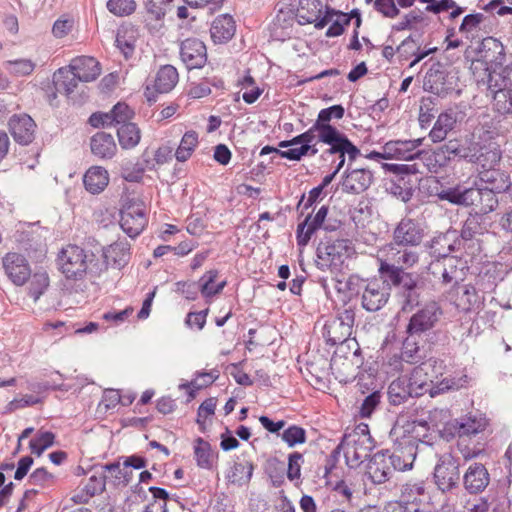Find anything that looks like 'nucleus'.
Here are the masks:
<instances>
[{
	"label": "nucleus",
	"instance_id": "nucleus-1",
	"mask_svg": "<svg viewBox=\"0 0 512 512\" xmlns=\"http://www.w3.org/2000/svg\"><path fill=\"white\" fill-rule=\"evenodd\" d=\"M331 114L326 108L319 111L314 123L305 132L291 140L279 142L280 148L291 147L282 153V158L300 161L303 157H314L320 149L327 146L325 153H348V160L355 161L361 155L360 149L337 127L330 124Z\"/></svg>",
	"mask_w": 512,
	"mask_h": 512
},
{
	"label": "nucleus",
	"instance_id": "nucleus-2",
	"mask_svg": "<svg viewBox=\"0 0 512 512\" xmlns=\"http://www.w3.org/2000/svg\"><path fill=\"white\" fill-rule=\"evenodd\" d=\"M56 265L60 273L68 280H82L87 275L99 277L105 272L97 256L77 244H66L56 257Z\"/></svg>",
	"mask_w": 512,
	"mask_h": 512
},
{
	"label": "nucleus",
	"instance_id": "nucleus-3",
	"mask_svg": "<svg viewBox=\"0 0 512 512\" xmlns=\"http://www.w3.org/2000/svg\"><path fill=\"white\" fill-rule=\"evenodd\" d=\"M440 200L463 206H474L479 212L487 213L493 210L497 203L490 190L480 188H463L461 185L442 189L438 193Z\"/></svg>",
	"mask_w": 512,
	"mask_h": 512
},
{
	"label": "nucleus",
	"instance_id": "nucleus-4",
	"mask_svg": "<svg viewBox=\"0 0 512 512\" xmlns=\"http://www.w3.org/2000/svg\"><path fill=\"white\" fill-rule=\"evenodd\" d=\"M375 447L373 438L368 431L354 432L345 435L339 448L343 451V455L347 465L351 468H357L371 454Z\"/></svg>",
	"mask_w": 512,
	"mask_h": 512
},
{
	"label": "nucleus",
	"instance_id": "nucleus-5",
	"mask_svg": "<svg viewBox=\"0 0 512 512\" xmlns=\"http://www.w3.org/2000/svg\"><path fill=\"white\" fill-rule=\"evenodd\" d=\"M348 252L347 240L325 239L318 244L316 265L323 271L337 269L343 264Z\"/></svg>",
	"mask_w": 512,
	"mask_h": 512
},
{
	"label": "nucleus",
	"instance_id": "nucleus-6",
	"mask_svg": "<svg viewBox=\"0 0 512 512\" xmlns=\"http://www.w3.org/2000/svg\"><path fill=\"white\" fill-rule=\"evenodd\" d=\"M355 313L345 309L336 317L327 320L322 329V336L328 345L342 344L352 334Z\"/></svg>",
	"mask_w": 512,
	"mask_h": 512
},
{
	"label": "nucleus",
	"instance_id": "nucleus-7",
	"mask_svg": "<svg viewBox=\"0 0 512 512\" xmlns=\"http://www.w3.org/2000/svg\"><path fill=\"white\" fill-rule=\"evenodd\" d=\"M471 71L477 82L487 84V89L491 94L493 102L498 94L504 93L506 88L510 87L511 81L507 73H495L490 71L488 63L485 60L476 59L471 63Z\"/></svg>",
	"mask_w": 512,
	"mask_h": 512
},
{
	"label": "nucleus",
	"instance_id": "nucleus-8",
	"mask_svg": "<svg viewBox=\"0 0 512 512\" xmlns=\"http://www.w3.org/2000/svg\"><path fill=\"white\" fill-rule=\"evenodd\" d=\"M148 223L146 206L140 200H129L120 212V226L131 238L137 237Z\"/></svg>",
	"mask_w": 512,
	"mask_h": 512
},
{
	"label": "nucleus",
	"instance_id": "nucleus-9",
	"mask_svg": "<svg viewBox=\"0 0 512 512\" xmlns=\"http://www.w3.org/2000/svg\"><path fill=\"white\" fill-rule=\"evenodd\" d=\"M296 15L300 24H314L322 29L332 20L333 10L324 7L321 0H299Z\"/></svg>",
	"mask_w": 512,
	"mask_h": 512
},
{
	"label": "nucleus",
	"instance_id": "nucleus-10",
	"mask_svg": "<svg viewBox=\"0 0 512 512\" xmlns=\"http://www.w3.org/2000/svg\"><path fill=\"white\" fill-rule=\"evenodd\" d=\"M434 481L443 493L458 487L460 470L458 461L450 454L443 455L434 468Z\"/></svg>",
	"mask_w": 512,
	"mask_h": 512
},
{
	"label": "nucleus",
	"instance_id": "nucleus-11",
	"mask_svg": "<svg viewBox=\"0 0 512 512\" xmlns=\"http://www.w3.org/2000/svg\"><path fill=\"white\" fill-rule=\"evenodd\" d=\"M442 314L437 302H429L411 316L406 332L409 335H420L434 328Z\"/></svg>",
	"mask_w": 512,
	"mask_h": 512
},
{
	"label": "nucleus",
	"instance_id": "nucleus-12",
	"mask_svg": "<svg viewBox=\"0 0 512 512\" xmlns=\"http://www.w3.org/2000/svg\"><path fill=\"white\" fill-rule=\"evenodd\" d=\"M425 236L422 224L411 218H403L393 232L391 244L403 247H415L421 244Z\"/></svg>",
	"mask_w": 512,
	"mask_h": 512
},
{
	"label": "nucleus",
	"instance_id": "nucleus-13",
	"mask_svg": "<svg viewBox=\"0 0 512 512\" xmlns=\"http://www.w3.org/2000/svg\"><path fill=\"white\" fill-rule=\"evenodd\" d=\"M179 81L177 69L172 65H163L157 71L152 86L147 85L144 95L149 102H155L158 94L171 92Z\"/></svg>",
	"mask_w": 512,
	"mask_h": 512
},
{
	"label": "nucleus",
	"instance_id": "nucleus-14",
	"mask_svg": "<svg viewBox=\"0 0 512 512\" xmlns=\"http://www.w3.org/2000/svg\"><path fill=\"white\" fill-rule=\"evenodd\" d=\"M5 275L16 286H23L31 276L27 259L20 253L9 252L2 258Z\"/></svg>",
	"mask_w": 512,
	"mask_h": 512
},
{
	"label": "nucleus",
	"instance_id": "nucleus-15",
	"mask_svg": "<svg viewBox=\"0 0 512 512\" xmlns=\"http://www.w3.org/2000/svg\"><path fill=\"white\" fill-rule=\"evenodd\" d=\"M102 257L103 261H100V264L105 265V271L109 267L122 269L130 261L131 245L126 239H118L102 248Z\"/></svg>",
	"mask_w": 512,
	"mask_h": 512
},
{
	"label": "nucleus",
	"instance_id": "nucleus-16",
	"mask_svg": "<svg viewBox=\"0 0 512 512\" xmlns=\"http://www.w3.org/2000/svg\"><path fill=\"white\" fill-rule=\"evenodd\" d=\"M373 173L366 168L348 166L342 177V190L349 194H360L373 183Z\"/></svg>",
	"mask_w": 512,
	"mask_h": 512
},
{
	"label": "nucleus",
	"instance_id": "nucleus-17",
	"mask_svg": "<svg viewBox=\"0 0 512 512\" xmlns=\"http://www.w3.org/2000/svg\"><path fill=\"white\" fill-rule=\"evenodd\" d=\"M398 502L402 503L408 512H431L429 496L422 485H405Z\"/></svg>",
	"mask_w": 512,
	"mask_h": 512
},
{
	"label": "nucleus",
	"instance_id": "nucleus-18",
	"mask_svg": "<svg viewBox=\"0 0 512 512\" xmlns=\"http://www.w3.org/2000/svg\"><path fill=\"white\" fill-rule=\"evenodd\" d=\"M389 287L384 281L374 279L368 282L362 294V306L365 310H380L389 299Z\"/></svg>",
	"mask_w": 512,
	"mask_h": 512
},
{
	"label": "nucleus",
	"instance_id": "nucleus-19",
	"mask_svg": "<svg viewBox=\"0 0 512 512\" xmlns=\"http://www.w3.org/2000/svg\"><path fill=\"white\" fill-rule=\"evenodd\" d=\"M327 214L328 207L321 206L314 216L310 213L305 217L303 222L298 224L296 230V241L300 249L305 248L314 233L322 227Z\"/></svg>",
	"mask_w": 512,
	"mask_h": 512
},
{
	"label": "nucleus",
	"instance_id": "nucleus-20",
	"mask_svg": "<svg viewBox=\"0 0 512 512\" xmlns=\"http://www.w3.org/2000/svg\"><path fill=\"white\" fill-rule=\"evenodd\" d=\"M461 260L453 256H445L431 263L430 269L433 275L440 274L444 284L463 280L464 267Z\"/></svg>",
	"mask_w": 512,
	"mask_h": 512
},
{
	"label": "nucleus",
	"instance_id": "nucleus-21",
	"mask_svg": "<svg viewBox=\"0 0 512 512\" xmlns=\"http://www.w3.org/2000/svg\"><path fill=\"white\" fill-rule=\"evenodd\" d=\"M8 128L17 143L28 145L34 139L36 123L27 114H15L9 119Z\"/></svg>",
	"mask_w": 512,
	"mask_h": 512
},
{
	"label": "nucleus",
	"instance_id": "nucleus-22",
	"mask_svg": "<svg viewBox=\"0 0 512 512\" xmlns=\"http://www.w3.org/2000/svg\"><path fill=\"white\" fill-rule=\"evenodd\" d=\"M180 55L188 69L201 68L207 61L206 46L196 38H188L181 43Z\"/></svg>",
	"mask_w": 512,
	"mask_h": 512
},
{
	"label": "nucleus",
	"instance_id": "nucleus-23",
	"mask_svg": "<svg viewBox=\"0 0 512 512\" xmlns=\"http://www.w3.org/2000/svg\"><path fill=\"white\" fill-rule=\"evenodd\" d=\"M424 140L423 137L413 140H392L385 143V151L391 159L413 160L422 154L418 148Z\"/></svg>",
	"mask_w": 512,
	"mask_h": 512
},
{
	"label": "nucleus",
	"instance_id": "nucleus-24",
	"mask_svg": "<svg viewBox=\"0 0 512 512\" xmlns=\"http://www.w3.org/2000/svg\"><path fill=\"white\" fill-rule=\"evenodd\" d=\"M490 483V475L481 463L471 464L463 476V484L470 494L483 492Z\"/></svg>",
	"mask_w": 512,
	"mask_h": 512
},
{
	"label": "nucleus",
	"instance_id": "nucleus-25",
	"mask_svg": "<svg viewBox=\"0 0 512 512\" xmlns=\"http://www.w3.org/2000/svg\"><path fill=\"white\" fill-rule=\"evenodd\" d=\"M71 72L82 82H91L101 74L100 63L91 56H78L69 64Z\"/></svg>",
	"mask_w": 512,
	"mask_h": 512
},
{
	"label": "nucleus",
	"instance_id": "nucleus-26",
	"mask_svg": "<svg viewBox=\"0 0 512 512\" xmlns=\"http://www.w3.org/2000/svg\"><path fill=\"white\" fill-rule=\"evenodd\" d=\"M390 462L388 453L378 452L373 455L367 465V474L373 483L382 484L390 479L393 473Z\"/></svg>",
	"mask_w": 512,
	"mask_h": 512
},
{
	"label": "nucleus",
	"instance_id": "nucleus-27",
	"mask_svg": "<svg viewBox=\"0 0 512 512\" xmlns=\"http://www.w3.org/2000/svg\"><path fill=\"white\" fill-rule=\"evenodd\" d=\"M90 148L94 156L100 159H111L117 153V145L113 136L106 132H97L90 139Z\"/></svg>",
	"mask_w": 512,
	"mask_h": 512
},
{
	"label": "nucleus",
	"instance_id": "nucleus-28",
	"mask_svg": "<svg viewBox=\"0 0 512 512\" xmlns=\"http://www.w3.org/2000/svg\"><path fill=\"white\" fill-rule=\"evenodd\" d=\"M85 189L91 194H99L109 184V173L102 166H91L83 176Z\"/></svg>",
	"mask_w": 512,
	"mask_h": 512
},
{
	"label": "nucleus",
	"instance_id": "nucleus-29",
	"mask_svg": "<svg viewBox=\"0 0 512 512\" xmlns=\"http://www.w3.org/2000/svg\"><path fill=\"white\" fill-rule=\"evenodd\" d=\"M218 276L219 271L217 269H210L197 281L198 289L207 301L220 294L227 285L226 280L216 283Z\"/></svg>",
	"mask_w": 512,
	"mask_h": 512
},
{
	"label": "nucleus",
	"instance_id": "nucleus-30",
	"mask_svg": "<svg viewBox=\"0 0 512 512\" xmlns=\"http://www.w3.org/2000/svg\"><path fill=\"white\" fill-rule=\"evenodd\" d=\"M235 31V21L227 14L216 17L210 29L211 38L215 43L227 42L234 36Z\"/></svg>",
	"mask_w": 512,
	"mask_h": 512
},
{
	"label": "nucleus",
	"instance_id": "nucleus-31",
	"mask_svg": "<svg viewBox=\"0 0 512 512\" xmlns=\"http://www.w3.org/2000/svg\"><path fill=\"white\" fill-rule=\"evenodd\" d=\"M105 489V476L92 475L80 487L72 497V500L77 504L87 503L92 497L100 494Z\"/></svg>",
	"mask_w": 512,
	"mask_h": 512
},
{
	"label": "nucleus",
	"instance_id": "nucleus-32",
	"mask_svg": "<svg viewBox=\"0 0 512 512\" xmlns=\"http://www.w3.org/2000/svg\"><path fill=\"white\" fill-rule=\"evenodd\" d=\"M478 174L480 180L487 184L484 190H490L491 193H493V191L500 192L509 187V176L504 171H501L499 166L479 170Z\"/></svg>",
	"mask_w": 512,
	"mask_h": 512
},
{
	"label": "nucleus",
	"instance_id": "nucleus-33",
	"mask_svg": "<svg viewBox=\"0 0 512 512\" xmlns=\"http://www.w3.org/2000/svg\"><path fill=\"white\" fill-rule=\"evenodd\" d=\"M330 368L335 379L341 383L351 382L356 376L357 367L348 357L339 355L333 356Z\"/></svg>",
	"mask_w": 512,
	"mask_h": 512
},
{
	"label": "nucleus",
	"instance_id": "nucleus-34",
	"mask_svg": "<svg viewBox=\"0 0 512 512\" xmlns=\"http://www.w3.org/2000/svg\"><path fill=\"white\" fill-rule=\"evenodd\" d=\"M386 258L403 270L412 268L419 261L417 252L409 249H398L397 245L394 244H389L386 247Z\"/></svg>",
	"mask_w": 512,
	"mask_h": 512
},
{
	"label": "nucleus",
	"instance_id": "nucleus-35",
	"mask_svg": "<svg viewBox=\"0 0 512 512\" xmlns=\"http://www.w3.org/2000/svg\"><path fill=\"white\" fill-rule=\"evenodd\" d=\"M172 0H148L145 15V25L150 32L159 30L162 27V20L165 16V6Z\"/></svg>",
	"mask_w": 512,
	"mask_h": 512
},
{
	"label": "nucleus",
	"instance_id": "nucleus-36",
	"mask_svg": "<svg viewBox=\"0 0 512 512\" xmlns=\"http://www.w3.org/2000/svg\"><path fill=\"white\" fill-rule=\"evenodd\" d=\"M463 157L468 158L470 162L476 163L479 171L500 166L502 152L498 146H493L486 147L479 155L476 153H465Z\"/></svg>",
	"mask_w": 512,
	"mask_h": 512
},
{
	"label": "nucleus",
	"instance_id": "nucleus-37",
	"mask_svg": "<svg viewBox=\"0 0 512 512\" xmlns=\"http://www.w3.org/2000/svg\"><path fill=\"white\" fill-rule=\"evenodd\" d=\"M456 117L453 113L443 112L434 123L429 132V138L433 143H439L446 139L448 133L454 129Z\"/></svg>",
	"mask_w": 512,
	"mask_h": 512
},
{
	"label": "nucleus",
	"instance_id": "nucleus-38",
	"mask_svg": "<svg viewBox=\"0 0 512 512\" xmlns=\"http://www.w3.org/2000/svg\"><path fill=\"white\" fill-rule=\"evenodd\" d=\"M199 146V135L196 131L190 130L184 133L174 156L178 162L188 161Z\"/></svg>",
	"mask_w": 512,
	"mask_h": 512
},
{
	"label": "nucleus",
	"instance_id": "nucleus-39",
	"mask_svg": "<svg viewBox=\"0 0 512 512\" xmlns=\"http://www.w3.org/2000/svg\"><path fill=\"white\" fill-rule=\"evenodd\" d=\"M488 426V420L481 414H470L466 419L459 423V440L466 439L471 435L483 432Z\"/></svg>",
	"mask_w": 512,
	"mask_h": 512
},
{
	"label": "nucleus",
	"instance_id": "nucleus-40",
	"mask_svg": "<svg viewBox=\"0 0 512 512\" xmlns=\"http://www.w3.org/2000/svg\"><path fill=\"white\" fill-rule=\"evenodd\" d=\"M118 141L122 149H132L141 140V132L134 123H124L117 130Z\"/></svg>",
	"mask_w": 512,
	"mask_h": 512
},
{
	"label": "nucleus",
	"instance_id": "nucleus-41",
	"mask_svg": "<svg viewBox=\"0 0 512 512\" xmlns=\"http://www.w3.org/2000/svg\"><path fill=\"white\" fill-rule=\"evenodd\" d=\"M54 78L56 90L66 95L73 93L78 86V81H80L76 75L71 72L69 66L67 68L58 69L54 74Z\"/></svg>",
	"mask_w": 512,
	"mask_h": 512
},
{
	"label": "nucleus",
	"instance_id": "nucleus-42",
	"mask_svg": "<svg viewBox=\"0 0 512 512\" xmlns=\"http://www.w3.org/2000/svg\"><path fill=\"white\" fill-rule=\"evenodd\" d=\"M253 471L254 466L251 461L235 462L228 474V479L233 484L245 485L251 480Z\"/></svg>",
	"mask_w": 512,
	"mask_h": 512
},
{
	"label": "nucleus",
	"instance_id": "nucleus-43",
	"mask_svg": "<svg viewBox=\"0 0 512 512\" xmlns=\"http://www.w3.org/2000/svg\"><path fill=\"white\" fill-rule=\"evenodd\" d=\"M216 406L217 398L215 397L207 398L200 404L197 410L196 423L198 424L199 430L201 432H205L208 425L211 424L212 417L215 414Z\"/></svg>",
	"mask_w": 512,
	"mask_h": 512
},
{
	"label": "nucleus",
	"instance_id": "nucleus-44",
	"mask_svg": "<svg viewBox=\"0 0 512 512\" xmlns=\"http://www.w3.org/2000/svg\"><path fill=\"white\" fill-rule=\"evenodd\" d=\"M194 454L197 465L204 469H210L213 465L214 454L211 445L202 438H197L194 444Z\"/></svg>",
	"mask_w": 512,
	"mask_h": 512
},
{
	"label": "nucleus",
	"instance_id": "nucleus-45",
	"mask_svg": "<svg viewBox=\"0 0 512 512\" xmlns=\"http://www.w3.org/2000/svg\"><path fill=\"white\" fill-rule=\"evenodd\" d=\"M390 465L394 470L405 471L412 468L415 460V453L413 448H410L408 452L403 448L396 449L392 454H388Z\"/></svg>",
	"mask_w": 512,
	"mask_h": 512
},
{
	"label": "nucleus",
	"instance_id": "nucleus-46",
	"mask_svg": "<svg viewBox=\"0 0 512 512\" xmlns=\"http://www.w3.org/2000/svg\"><path fill=\"white\" fill-rule=\"evenodd\" d=\"M49 276L46 271L35 272L29 278L28 293L36 301L49 287Z\"/></svg>",
	"mask_w": 512,
	"mask_h": 512
},
{
	"label": "nucleus",
	"instance_id": "nucleus-47",
	"mask_svg": "<svg viewBox=\"0 0 512 512\" xmlns=\"http://www.w3.org/2000/svg\"><path fill=\"white\" fill-rule=\"evenodd\" d=\"M116 46L126 59L132 57L136 47V39L132 29L119 30L116 35Z\"/></svg>",
	"mask_w": 512,
	"mask_h": 512
},
{
	"label": "nucleus",
	"instance_id": "nucleus-48",
	"mask_svg": "<svg viewBox=\"0 0 512 512\" xmlns=\"http://www.w3.org/2000/svg\"><path fill=\"white\" fill-rule=\"evenodd\" d=\"M4 66L8 73L16 77L28 76L35 69V63L30 59L9 60Z\"/></svg>",
	"mask_w": 512,
	"mask_h": 512
},
{
	"label": "nucleus",
	"instance_id": "nucleus-49",
	"mask_svg": "<svg viewBox=\"0 0 512 512\" xmlns=\"http://www.w3.org/2000/svg\"><path fill=\"white\" fill-rule=\"evenodd\" d=\"M469 381L468 376L461 372L455 375H449L442 379L436 385V390L438 392H446L450 390H459L467 386Z\"/></svg>",
	"mask_w": 512,
	"mask_h": 512
},
{
	"label": "nucleus",
	"instance_id": "nucleus-50",
	"mask_svg": "<svg viewBox=\"0 0 512 512\" xmlns=\"http://www.w3.org/2000/svg\"><path fill=\"white\" fill-rule=\"evenodd\" d=\"M173 148L169 145L159 146L153 153L152 160H145L146 168L155 170L158 167L167 164L172 160Z\"/></svg>",
	"mask_w": 512,
	"mask_h": 512
},
{
	"label": "nucleus",
	"instance_id": "nucleus-51",
	"mask_svg": "<svg viewBox=\"0 0 512 512\" xmlns=\"http://www.w3.org/2000/svg\"><path fill=\"white\" fill-rule=\"evenodd\" d=\"M54 440L55 435L52 432H39L29 443L31 453L40 456L46 449L54 444Z\"/></svg>",
	"mask_w": 512,
	"mask_h": 512
},
{
	"label": "nucleus",
	"instance_id": "nucleus-52",
	"mask_svg": "<svg viewBox=\"0 0 512 512\" xmlns=\"http://www.w3.org/2000/svg\"><path fill=\"white\" fill-rule=\"evenodd\" d=\"M484 20L482 13H474L466 15L459 27L460 33L464 34L467 39L474 38V34L480 29V24Z\"/></svg>",
	"mask_w": 512,
	"mask_h": 512
},
{
	"label": "nucleus",
	"instance_id": "nucleus-53",
	"mask_svg": "<svg viewBox=\"0 0 512 512\" xmlns=\"http://www.w3.org/2000/svg\"><path fill=\"white\" fill-rule=\"evenodd\" d=\"M240 86L245 91L242 98L247 104H253L262 94L263 90L256 86L255 80L251 75H245L240 81Z\"/></svg>",
	"mask_w": 512,
	"mask_h": 512
},
{
	"label": "nucleus",
	"instance_id": "nucleus-54",
	"mask_svg": "<svg viewBox=\"0 0 512 512\" xmlns=\"http://www.w3.org/2000/svg\"><path fill=\"white\" fill-rule=\"evenodd\" d=\"M428 376L424 372L423 368L415 367L413 368L409 378H408V391L407 393L411 395L412 393L420 394L424 387L427 385Z\"/></svg>",
	"mask_w": 512,
	"mask_h": 512
},
{
	"label": "nucleus",
	"instance_id": "nucleus-55",
	"mask_svg": "<svg viewBox=\"0 0 512 512\" xmlns=\"http://www.w3.org/2000/svg\"><path fill=\"white\" fill-rule=\"evenodd\" d=\"M281 438L289 447H294L304 444L307 440V435L304 428L291 425L283 431Z\"/></svg>",
	"mask_w": 512,
	"mask_h": 512
},
{
	"label": "nucleus",
	"instance_id": "nucleus-56",
	"mask_svg": "<svg viewBox=\"0 0 512 512\" xmlns=\"http://www.w3.org/2000/svg\"><path fill=\"white\" fill-rule=\"evenodd\" d=\"M108 114L110 116L111 125H122L124 123H130L129 121L132 119L134 112L127 104L119 102L114 105Z\"/></svg>",
	"mask_w": 512,
	"mask_h": 512
},
{
	"label": "nucleus",
	"instance_id": "nucleus-57",
	"mask_svg": "<svg viewBox=\"0 0 512 512\" xmlns=\"http://www.w3.org/2000/svg\"><path fill=\"white\" fill-rule=\"evenodd\" d=\"M331 25L326 31L327 37H337L343 34L345 27L350 24V16L347 13L334 12L332 20L329 22Z\"/></svg>",
	"mask_w": 512,
	"mask_h": 512
},
{
	"label": "nucleus",
	"instance_id": "nucleus-58",
	"mask_svg": "<svg viewBox=\"0 0 512 512\" xmlns=\"http://www.w3.org/2000/svg\"><path fill=\"white\" fill-rule=\"evenodd\" d=\"M107 9L115 16H128L135 11L136 3L134 0H108Z\"/></svg>",
	"mask_w": 512,
	"mask_h": 512
},
{
	"label": "nucleus",
	"instance_id": "nucleus-59",
	"mask_svg": "<svg viewBox=\"0 0 512 512\" xmlns=\"http://www.w3.org/2000/svg\"><path fill=\"white\" fill-rule=\"evenodd\" d=\"M219 378V371L217 369H212L209 372H198L195 378L183 384V387H194L196 389H203L210 385H212Z\"/></svg>",
	"mask_w": 512,
	"mask_h": 512
},
{
	"label": "nucleus",
	"instance_id": "nucleus-60",
	"mask_svg": "<svg viewBox=\"0 0 512 512\" xmlns=\"http://www.w3.org/2000/svg\"><path fill=\"white\" fill-rule=\"evenodd\" d=\"M403 269L387 260H381L379 272L385 275L391 284L398 286L402 281Z\"/></svg>",
	"mask_w": 512,
	"mask_h": 512
},
{
	"label": "nucleus",
	"instance_id": "nucleus-61",
	"mask_svg": "<svg viewBox=\"0 0 512 512\" xmlns=\"http://www.w3.org/2000/svg\"><path fill=\"white\" fill-rule=\"evenodd\" d=\"M457 446L466 461L477 458L485 453V444L481 442L471 445L467 443V439H462L458 440Z\"/></svg>",
	"mask_w": 512,
	"mask_h": 512
},
{
	"label": "nucleus",
	"instance_id": "nucleus-62",
	"mask_svg": "<svg viewBox=\"0 0 512 512\" xmlns=\"http://www.w3.org/2000/svg\"><path fill=\"white\" fill-rule=\"evenodd\" d=\"M29 482L31 485L39 486L42 488L50 487L55 484V476L48 472L45 468L35 469L29 476Z\"/></svg>",
	"mask_w": 512,
	"mask_h": 512
},
{
	"label": "nucleus",
	"instance_id": "nucleus-63",
	"mask_svg": "<svg viewBox=\"0 0 512 512\" xmlns=\"http://www.w3.org/2000/svg\"><path fill=\"white\" fill-rule=\"evenodd\" d=\"M493 106L501 114H512V89L508 87L504 93L498 94Z\"/></svg>",
	"mask_w": 512,
	"mask_h": 512
},
{
	"label": "nucleus",
	"instance_id": "nucleus-64",
	"mask_svg": "<svg viewBox=\"0 0 512 512\" xmlns=\"http://www.w3.org/2000/svg\"><path fill=\"white\" fill-rule=\"evenodd\" d=\"M467 512H504V509L498 504L490 508V504L485 498H478L468 502Z\"/></svg>",
	"mask_w": 512,
	"mask_h": 512
}]
</instances>
